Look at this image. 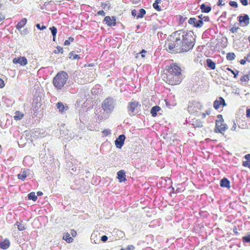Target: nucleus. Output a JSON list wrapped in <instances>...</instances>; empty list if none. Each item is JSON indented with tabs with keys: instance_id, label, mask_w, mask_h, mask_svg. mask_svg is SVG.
Listing matches in <instances>:
<instances>
[{
	"instance_id": "obj_61",
	"label": "nucleus",
	"mask_w": 250,
	"mask_h": 250,
	"mask_svg": "<svg viewBox=\"0 0 250 250\" xmlns=\"http://www.w3.org/2000/svg\"><path fill=\"white\" fill-rule=\"evenodd\" d=\"M136 10L134 9V10H132V11H131V14H132V15L133 16H135L136 15Z\"/></svg>"
},
{
	"instance_id": "obj_58",
	"label": "nucleus",
	"mask_w": 250,
	"mask_h": 250,
	"mask_svg": "<svg viewBox=\"0 0 250 250\" xmlns=\"http://www.w3.org/2000/svg\"><path fill=\"white\" fill-rule=\"evenodd\" d=\"M245 158L247 160L250 161V154L246 155Z\"/></svg>"
},
{
	"instance_id": "obj_49",
	"label": "nucleus",
	"mask_w": 250,
	"mask_h": 250,
	"mask_svg": "<svg viewBox=\"0 0 250 250\" xmlns=\"http://www.w3.org/2000/svg\"><path fill=\"white\" fill-rule=\"evenodd\" d=\"M102 6L104 9H106V8L109 9L110 7V6L106 3H103Z\"/></svg>"
},
{
	"instance_id": "obj_21",
	"label": "nucleus",
	"mask_w": 250,
	"mask_h": 250,
	"mask_svg": "<svg viewBox=\"0 0 250 250\" xmlns=\"http://www.w3.org/2000/svg\"><path fill=\"white\" fill-rule=\"evenodd\" d=\"M206 62L207 63V66L209 68H211L212 70H214L215 69L216 67V64L215 63L213 62L211 59H208L206 60Z\"/></svg>"
},
{
	"instance_id": "obj_39",
	"label": "nucleus",
	"mask_w": 250,
	"mask_h": 250,
	"mask_svg": "<svg viewBox=\"0 0 250 250\" xmlns=\"http://www.w3.org/2000/svg\"><path fill=\"white\" fill-rule=\"evenodd\" d=\"M229 4L230 6L233 7L234 8H237L238 4L236 1H230L229 2Z\"/></svg>"
},
{
	"instance_id": "obj_26",
	"label": "nucleus",
	"mask_w": 250,
	"mask_h": 250,
	"mask_svg": "<svg viewBox=\"0 0 250 250\" xmlns=\"http://www.w3.org/2000/svg\"><path fill=\"white\" fill-rule=\"evenodd\" d=\"M27 177V172L26 171H23L22 173L18 174V178L19 179L22 181H24L26 177Z\"/></svg>"
},
{
	"instance_id": "obj_55",
	"label": "nucleus",
	"mask_w": 250,
	"mask_h": 250,
	"mask_svg": "<svg viewBox=\"0 0 250 250\" xmlns=\"http://www.w3.org/2000/svg\"><path fill=\"white\" fill-rule=\"evenodd\" d=\"M209 21V18L208 16H204L203 17V21Z\"/></svg>"
},
{
	"instance_id": "obj_54",
	"label": "nucleus",
	"mask_w": 250,
	"mask_h": 250,
	"mask_svg": "<svg viewBox=\"0 0 250 250\" xmlns=\"http://www.w3.org/2000/svg\"><path fill=\"white\" fill-rule=\"evenodd\" d=\"M247 61L246 60V59L244 57V58L242 60H241L240 61V63H241V64L242 65H244L246 64V62Z\"/></svg>"
},
{
	"instance_id": "obj_7",
	"label": "nucleus",
	"mask_w": 250,
	"mask_h": 250,
	"mask_svg": "<svg viewBox=\"0 0 250 250\" xmlns=\"http://www.w3.org/2000/svg\"><path fill=\"white\" fill-rule=\"evenodd\" d=\"M141 106L139 102L137 101H132L128 103L127 109L130 115H134L135 113L138 112V109Z\"/></svg>"
},
{
	"instance_id": "obj_56",
	"label": "nucleus",
	"mask_w": 250,
	"mask_h": 250,
	"mask_svg": "<svg viewBox=\"0 0 250 250\" xmlns=\"http://www.w3.org/2000/svg\"><path fill=\"white\" fill-rule=\"evenodd\" d=\"M5 19V16L2 13L0 14V22L3 21Z\"/></svg>"
},
{
	"instance_id": "obj_3",
	"label": "nucleus",
	"mask_w": 250,
	"mask_h": 250,
	"mask_svg": "<svg viewBox=\"0 0 250 250\" xmlns=\"http://www.w3.org/2000/svg\"><path fill=\"white\" fill-rule=\"evenodd\" d=\"M187 35L182 42L181 45L182 53L188 52L191 50L194 47L195 43V36L192 31H187Z\"/></svg>"
},
{
	"instance_id": "obj_30",
	"label": "nucleus",
	"mask_w": 250,
	"mask_h": 250,
	"mask_svg": "<svg viewBox=\"0 0 250 250\" xmlns=\"http://www.w3.org/2000/svg\"><path fill=\"white\" fill-rule=\"evenodd\" d=\"M15 225L17 226L18 229L20 231H22L25 229L24 225L23 224H22V223H20V222H18V221L16 222Z\"/></svg>"
},
{
	"instance_id": "obj_46",
	"label": "nucleus",
	"mask_w": 250,
	"mask_h": 250,
	"mask_svg": "<svg viewBox=\"0 0 250 250\" xmlns=\"http://www.w3.org/2000/svg\"><path fill=\"white\" fill-rule=\"evenodd\" d=\"M36 27L40 30H43V29H46V26L44 25H42V26H41L40 24L39 23L36 24Z\"/></svg>"
},
{
	"instance_id": "obj_45",
	"label": "nucleus",
	"mask_w": 250,
	"mask_h": 250,
	"mask_svg": "<svg viewBox=\"0 0 250 250\" xmlns=\"http://www.w3.org/2000/svg\"><path fill=\"white\" fill-rule=\"evenodd\" d=\"M240 1L244 6H247L248 5V0H240Z\"/></svg>"
},
{
	"instance_id": "obj_25",
	"label": "nucleus",
	"mask_w": 250,
	"mask_h": 250,
	"mask_svg": "<svg viewBox=\"0 0 250 250\" xmlns=\"http://www.w3.org/2000/svg\"><path fill=\"white\" fill-rule=\"evenodd\" d=\"M161 2V0H156L155 2L153 4V8L157 11H160L161 10V7L159 6V3H160Z\"/></svg>"
},
{
	"instance_id": "obj_41",
	"label": "nucleus",
	"mask_w": 250,
	"mask_h": 250,
	"mask_svg": "<svg viewBox=\"0 0 250 250\" xmlns=\"http://www.w3.org/2000/svg\"><path fill=\"white\" fill-rule=\"evenodd\" d=\"M104 136H108L109 134H110V130L109 129H104L102 132Z\"/></svg>"
},
{
	"instance_id": "obj_42",
	"label": "nucleus",
	"mask_w": 250,
	"mask_h": 250,
	"mask_svg": "<svg viewBox=\"0 0 250 250\" xmlns=\"http://www.w3.org/2000/svg\"><path fill=\"white\" fill-rule=\"evenodd\" d=\"M243 166L245 167H250V161L246 160L243 163Z\"/></svg>"
},
{
	"instance_id": "obj_20",
	"label": "nucleus",
	"mask_w": 250,
	"mask_h": 250,
	"mask_svg": "<svg viewBox=\"0 0 250 250\" xmlns=\"http://www.w3.org/2000/svg\"><path fill=\"white\" fill-rule=\"evenodd\" d=\"M200 9L202 12L208 13L211 10V7L210 6L203 3L200 5Z\"/></svg>"
},
{
	"instance_id": "obj_57",
	"label": "nucleus",
	"mask_w": 250,
	"mask_h": 250,
	"mask_svg": "<svg viewBox=\"0 0 250 250\" xmlns=\"http://www.w3.org/2000/svg\"><path fill=\"white\" fill-rule=\"evenodd\" d=\"M146 51L144 50V49H143L142 50V51L140 52V53L141 54V56L143 57V58H144L145 57V55H144V53H146Z\"/></svg>"
},
{
	"instance_id": "obj_31",
	"label": "nucleus",
	"mask_w": 250,
	"mask_h": 250,
	"mask_svg": "<svg viewBox=\"0 0 250 250\" xmlns=\"http://www.w3.org/2000/svg\"><path fill=\"white\" fill-rule=\"evenodd\" d=\"M50 30H51L52 34L53 36V41H55V37L57 32V29L55 26H53L50 28Z\"/></svg>"
},
{
	"instance_id": "obj_40",
	"label": "nucleus",
	"mask_w": 250,
	"mask_h": 250,
	"mask_svg": "<svg viewBox=\"0 0 250 250\" xmlns=\"http://www.w3.org/2000/svg\"><path fill=\"white\" fill-rule=\"evenodd\" d=\"M210 114V110H206L205 112L202 113V118H205L207 115H209Z\"/></svg>"
},
{
	"instance_id": "obj_19",
	"label": "nucleus",
	"mask_w": 250,
	"mask_h": 250,
	"mask_svg": "<svg viewBox=\"0 0 250 250\" xmlns=\"http://www.w3.org/2000/svg\"><path fill=\"white\" fill-rule=\"evenodd\" d=\"M27 19L26 18H22L16 25V28L20 30L27 23Z\"/></svg>"
},
{
	"instance_id": "obj_37",
	"label": "nucleus",
	"mask_w": 250,
	"mask_h": 250,
	"mask_svg": "<svg viewBox=\"0 0 250 250\" xmlns=\"http://www.w3.org/2000/svg\"><path fill=\"white\" fill-rule=\"evenodd\" d=\"M227 70L230 71L231 73V74H233L234 75V78H236L237 77L239 73V71L238 70L234 71L229 67L227 68Z\"/></svg>"
},
{
	"instance_id": "obj_24",
	"label": "nucleus",
	"mask_w": 250,
	"mask_h": 250,
	"mask_svg": "<svg viewBox=\"0 0 250 250\" xmlns=\"http://www.w3.org/2000/svg\"><path fill=\"white\" fill-rule=\"evenodd\" d=\"M24 116V114L19 111H16L14 118L15 120L18 121L21 119Z\"/></svg>"
},
{
	"instance_id": "obj_44",
	"label": "nucleus",
	"mask_w": 250,
	"mask_h": 250,
	"mask_svg": "<svg viewBox=\"0 0 250 250\" xmlns=\"http://www.w3.org/2000/svg\"><path fill=\"white\" fill-rule=\"evenodd\" d=\"M217 4L219 6H224L225 5V3L223 2V0H218Z\"/></svg>"
},
{
	"instance_id": "obj_22",
	"label": "nucleus",
	"mask_w": 250,
	"mask_h": 250,
	"mask_svg": "<svg viewBox=\"0 0 250 250\" xmlns=\"http://www.w3.org/2000/svg\"><path fill=\"white\" fill-rule=\"evenodd\" d=\"M161 110V108L159 106H153L150 111V113L153 117H156L157 116V112Z\"/></svg>"
},
{
	"instance_id": "obj_10",
	"label": "nucleus",
	"mask_w": 250,
	"mask_h": 250,
	"mask_svg": "<svg viewBox=\"0 0 250 250\" xmlns=\"http://www.w3.org/2000/svg\"><path fill=\"white\" fill-rule=\"evenodd\" d=\"M13 62L16 64L19 63L21 65L24 66L28 63V61L25 57H20L14 58L13 60Z\"/></svg>"
},
{
	"instance_id": "obj_17",
	"label": "nucleus",
	"mask_w": 250,
	"mask_h": 250,
	"mask_svg": "<svg viewBox=\"0 0 250 250\" xmlns=\"http://www.w3.org/2000/svg\"><path fill=\"white\" fill-rule=\"evenodd\" d=\"M220 186L223 188H230V182L226 178H223L220 181Z\"/></svg>"
},
{
	"instance_id": "obj_16",
	"label": "nucleus",
	"mask_w": 250,
	"mask_h": 250,
	"mask_svg": "<svg viewBox=\"0 0 250 250\" xmlns=\"http://www.w3.org/2000/svg\"><path fill=\"white\" fill-rule=\"evenodd\" d=\"M56 107L57 109H59V111L62 113L68 109V106L66 104L64 105L62 102L57 103Z\"/></svg>"
},
{
	"instance_id": "obj_64",
	"label": "nucleus",
	"mask_w": 250,
	"mask_h": 250,
	"mask_svg": "<svg viewBox=\"0 0 250 250\" xmlns=\"http://www.w3.org/2000/svg\"><path fill=\"white\" fill-rule=\"evenodd\" d=\"M37 194L38 196H41L42 195L43 193L42 191H38Z\"/></svg>"
},
{
	"instance_id": "obj_6",
	"label": "nucleus",
	"mask_w": 250,
	"mask_h": 250,
	"mask_svg": "<svg viewBox=\"0 0 250 250\" xmlns=\"http://www.w3.org/2000/svg\"><path fill=\"white\" fill-rule=\"evenodd\" d=\"M220 117L221 119L217 120L215 124V132L223 133L228 129V126L226 124L224 123L222 116L221 115L218 116V118Z\"/></svg>"
},
{
	"instance_id": "obj_53",
	"label": "nucleus",
	"mask_w": 250,
	"mask_h": 250,
	"mask_svg": "<svg viewBox=\"0 0 250 250\" xmlns=\"http://www.w3.org/2000/svg\"><path fill=\"white\" fill-rule=\"evenodd\" d=\"M245 58L248 62H250V52Z\"/></svg>"
},
{
	"instance_id": "obj_1",
	"label": "nucleus",
	"mask_w": 250,
	"mask_h": 250,
	"mask_svg": "<svg viewBox=\"0 0 250 250\" xmlns=\"http://www.w3.org/2000/svg\"><path fill=\"white\" fill-rule=\"evenodd\" d=\"M187 30H179L174 32L165 42L166 50L171 54L182 53L181 45Z\"/></svg>"
},
{
	"instance_id": "obj_8",
	"label": "nucleus",
	"mask_w": 250,
	"mask_h": 250,
	"mask_svg": "<svg viewBox=\"0 0 250 250\" xmlns=\"http://www.w3.org/2000/svg\"><path fill=\"white\" fill-rule=\"evenodd\" d=\"M112 99L110 97L107 98L104 101L102 107L104 110H109L112 105Z\"/></svg>"
},
{
	"instance_id": "obj_33",
	"label": "nucleus",
	"mask_w": 250,
	"mask_h": 250,
	"mask_svg": "<svg viewBox=\"0 0 250 250\" xmlns=\"http://www.w3.org/2000/svg\"><path fill=\"white\" fill-rule=\"evenodd\" d=\"M74 41V39L73 37H69L68 40H66L64 42V45H69L71 42H73Z\"/></svg>"
},
{
	"instance_id": "obj_51",
	"label": "nucleus",
	"mask_w": 250,
	"mask_h": 250,
	"mask_svg": "<svg viewBox=\"0 0 250 250\" xmlns=\"http://www.w3.org/2000/svg\"><path fill=\"white\" fill-rule=\"evenodd\" d=\"M98 15L105 16V13L103 10H100L97 12Z\"/></svg>"
},
{
	"instance_id": "obj_35",
	"label": "nucleus",
	"mask_w": 250,
	"mask_h": 250,
	"mask_svg": "<svg viewBox=\"0 0 250 250\" xmlns=\"http://www.w3.org/2000/svg\"><path fill=\"white\" fill-rule=\"evenodd\" d=\"M242 241L244 243H250V234L247 236H243L242 237Z\"/></svg>"
},
{
	"instance_id": "obj_14",
	"label": "nucleus",
	"mask_w": 250,
	"mask_h": 250,
	"mask_svg": "<svg viewBox=\"0 0 250 250\" xmlns=\"http://www.w3.org/2000/svg\"><path fill=\"white\" fill-rule=\"evenodd\" d=\"M117 178L120 182H125L126 180L125 173L124 170H121L117 172Z\"/></svg>"
},
{
	"instance_id": "obj_27",
	"label": "nucleus",
	"mask_w": 250,
	"mask_h": 250,
	"mask_svg": "<svg viewBox=\"0 0 250 250\" xmlns=\"http://www.w3.org/2000/svg\"><path fill=\"white\" fill-rule=\"evenodd\" d=\"M235 55L233 52H229L227 54L226 58L228 61L234 60L235 58Z\"/></svg>"
},
{
	"instance_id": "obj_23",
	"label": "nucleus",
	"mask_w": 250,
	"mask_h": 250,
	"mask_svg": "<svg viewBox=\"0 0 250 250\" xmlns=\"http://www.w3.org/2000/svg\"><path fill=\"white\" fill-rule=\"evenodd\" d=\"M63 239L69 243H72L73 241V238L70 237V234L68 232L64 233L63 236Z\"/></svg>"
},
{
	"instance_id": "obj_12",
	"label": "nucleus",
	"mask_w": 250,
	"mask_h": 250,
	"mask_svg": "<svg viewBox=\"0 0 250 250\" xmlns=\"http://www.w3.org/2000/svg\"><path fill=\"white\" fill-rule=\"evenodd\" d=\"M125 139V137L124 135H120L115 141L116 147L121 148L124 144Z\"/></svg>"
},
{
	"instance_id": "obj_4",
	"label": "nucleus",
	"mask_w": 250,
	"mask_h": 250,
	"mask_svg": "<svg viewBox=\"0 0 250 250\" xmlns=\"http://www.w3.org/2000/svg\"><path fill=\"white\" fill-rule=\"evenodd\" d=\"M68 78V74L65 72L60 71L54 77L53 84L56 89H61L66 83Z\"/></svg>"
},
{
	"instance_id": "obj_34",
	"label": "nucleus",
	"mask_w": 250,
	"mask_h": 250,
	"mask_svg": "<svg viewBox=\"0 0 250 250\" xmlns=\"http://www.w3.org/2000/svg\"><path fill=\"white\" fill-rule=\"evenodd\" d=\"M188 23L189 24L193 25L194 27V25L196 23V19L195 18H190L188 21Z\"/></svg>"
},
{
	"instance_id": "obj_59",
	"label": "nucleus",
	"mask_w": 250,
	"mask_h": 250,
	"mask_svg": "<svg viewBox=\"0 0 250 250\" xmlns=\"http://www.w3.org/2000/svg\"><path fill=\"white\" fill-rule=\"evenodd\" d=\"M80 58V56L78 55H74L72 57L73 59H79Z\"/></svg>"
},
{
	"instance_id": "obj_48",
	"label": "nucleus",
	"mask_w": 250,
	"mask_h": 250,
	"mask_svg": "<svg viewBox=\"0 0 250 250\" xmlns=\"http://www.w3.org/2000/svg\"><path fill=\"white\" fill-rule=\"evenodd\" d=\"M134 249H135V247L132 245H128L126 248L127 250H134Z\"/></svg>"
},
{
	"instance_id": "obj_36",
	"label": "nucleus",
	"mask_w": 250,
	"mask_h": 250,
	"mask_svg": "<svg viewBox=\"0 0 250 250\" xmlns=\"http://www.w3.org/2000/svg\"><path fill=\"white\" fill-rule=\"evenodd\" d=\"M250 79L249 76L248 75H244L241 78V81L242 82H247Z\"/></svg>"
},
{
	"instance_id": "obj_9",
	"label": "nucleus",
	"mask_w": 250,
	"mask_h": 250,
	"mask_svg": "<svg viewBox=\"0 0 250 250\" xmlns=\"http://www.w3.org/2000/svg\"><path fill=\"white\" fill-rule=\"evenodd\" d=\"M221 105L223 106H226V104L224 99L220 97L218 98V99L216 100L213 103V107L218 110L220 108Z\"/></svg>"
},
{
	"instance_id": "obj_13",
	"label": "nucleus",
	"mask_w": 250,
	"mask_h": 250,
	"mask_svg": "<svg viewBox=\"0 0 250 250\" xmlns=\"http://www.w3.org/2000/svg\"><path fill=\"white\" fill-rule=\"evenodd\" d=\"M239 21L240 23H244V25L247 26L250 23V18L247 14L244 16H240L239 17Z\"/></svg>"
},
{
	"instance_id": "obj_50",
	"label": "nucleus",
	"mask_w": 250,
	"mask_h": 250,
	"mask_svg": "<svg viewBox=\"0 0 250 250\" xmlns=\"http://www.w3.org/2000/svg\"><path fill=\"white\" fill-rule=\"evenodd\" d=\"M107 239H108V237L106 235H103L101 237V240L103 241V242H105L107 240Z\"/></svg>"
},
{
	"instance_id": "obj_63",
	"label": "nucleus",
	"mask_w": 250,
	"mask_h": 250,
	"mask_svg": "<svg viewBox=\"0 0 250 250\" xmlns=\"http://www.w3.org/2000/svg\"><path fill=\"white\" fill-rule=\"evenodd\" d=\"M203 17H204V16H203V15H202V14H201V15H199V16H198V18L200 19V20H202V21H203Z\"/></svg>"
},
{
	"instance_id": "obj_28",
	"label": "nucleus",
	"mask_w": 250,
	"mask_h": 250,
	"mask_svg": "<svg viewBox=\"0 0 250 250\" xmlns=\"http://www.w3.org/2000/svg\"><path fill=\"white\" fill-rule=\"evenodd\" d=\"M28 199L32 200L33 201H36L37 200V196L36 195L34 192H30L28 195Z\"/></svg>"
},
{
	"instance_id": "obj_15",
	"label": "nucleus",
	"mask_w": 250,
	"mask_h": 250,
	"mask_svg": "<svg viewBox=\"0 0 250 250\" xmlns=\"http://www.w3.org/2000/svg\"><path fill=\"white\" fill-rule=\"evenodd\" d=\"M191 123L194 127H202L203 126L202 122L196 118L192 119Z\"/></svg>"
},
{
	"instance_id": "obj_43",
	"label": "nucleus",
	"mask_w": 250,
	"mask_h": 250,
	"mask_svg": "<svg viewBox=\"0 0 250 250\" xmlns=\"http://www.w3.org/2000/svg\"><path fill=\"white\" fill-rule=\"evenodd\" d=\"M57 51L55 50L54 52L55 53H63V48L61 47V46H57Z\"/></svg>"
},
{
	"instance_id": "obj_62",
	"label": "nucleus",
	"mask_w": 250,
	"mask_h": 250,
	"mask_svg": "<svg viewBox=\"0 0 250 250\" xmlns=\"http://www.w3.org/2000/svg\"><path fill=\"white\" fill-rule=\"evenodd\" d=\"M236 128V125L235 123H234L233 126L231 128L232 130H235Z\"/></svg>"
},
{
	"instance_id": "obj_38",
	"label": "nucleus",
	"mask_w": 250,
	"mask_h": 250,
	"mask_svg": "<svg viewBox=\"0 0 250 250\" xmlns=\"http://www.w3.org/2000/svg\"><path fill=\"white\" fill-rule=\"evenodd\" d=\"M203 25V21L202 20H198L197 21H196V25H194L195 27L200 28Z\"/></svg>"
},
{
	"instance_id": "obj_18",
	"label": "nucleus",
	"mask_w": 250,
	"mask_h": 250,
	"mask_svg": "<svg viewBox=\"0 0 250 250\" xmlns=\"http://www.w3.org/2000/svg\"><path fill=\"white\" fill-rule=\"evenodd\" d=\"M10 245V241L7 239H5L0 243V248L3 250L7 249Z\"/></svg>"
},
{
	"instance_id": "obj_11",
	"label": "nucleus",
	"mask_w": 250,
	"mask_h": 250,
	"mask_svg": "<svg viewBox=\"0 0 250 250\" xmlns=\"http://www.w3.org/2000/svg\"><path fill=\"white\" fill-rule=\"evenodd\" d=\"M104 21L108 26H115L116 24V19L114 17L105 16Z\"/></svg>"
},
{
	"instance_id": "obj_60",
	"label": "nucleus",
	"mask_w": 250,
	"mask_h": 250,
	"mask_svg": "<svg viewBox=\"0 0 250 250\" xmlns=\"http://www.w3.org/2000/svg\"><path fill=\"white\" fill-rule=\"evenodd\" d=\"M233 231L235 234H238L237 229L236 227H234V228L233 229Z\"/></svg>"
},
{
	"instance_id": "obj_29",
	"label": "nucleus",
	"mask_w": 250,
	"mask_h": 250,
	"mask_svg": "<svg viewBox=\"0 0 250 250\" xmlns=\"http://www.w3.org/2000/svg\"><path fill=\"white\" fill-rule=\"evenodd\" d=\"M146 10L143 8L140 9L139 10V13H138V15L137 16V18H142L144 17L145 15L146 14Z\"/></svg>"
},
{
	"instance_id": "obj_2",
	"label": "nucleus",
	"mask_w": 250,
	"mask_h": 250,
	"mask_svg": "<svg viewBox=\"0 0 250 250\" xmlns=\"http://www.w3.org/2000/svg\"><path fill=\"white\" fill-rule=\"evenodd\" d=\"M163 79L168 84L172 85L179 84L182 81L181 67L176 63L167 66L163 74Z\"/></svg>"
},
{
	"instance_id": "obj_32",
	"label": "nucleus",
	"mask_w": 250,
	"mask_h": 250,
	"mask_svg": "<svg viewBox=\"0 0 250 250\" xmlns=\"http://www.w3.org/2000/svg\"><path fill=\"white\" fill-rule=\"evenodd\" d=\"M238 29H239V26H238V24L236 23V24H235L233 26V27H232L230 29V31L232 33H234L237 32V31L238 30Z\"/></svg>"
},
{
	"instance_id": "obj_52",
	"label": "nucleus",
	"mask_w": 250,
	"mask_h": 250,
	"mask_svg": "<svg viewBox=\"0 0 250 250\" xmlns=\"http://www.w3.org/2000/svg\"><path fill=\"white\" fill-rule=\"evenodd\" d=\"M4 85H5V84H4V81L2 80V79L0 78V88L3 87L4 86Z\"/></svg>"
},
{
	"instance_id": "obj_47",
	"label": "nucleus",
	"mask_w": 250,
	"mask_h": 250,
	"mask_svg": "<svg viewBox=\"0 0 250 250\" xmlns=\"http://www.w3.org/2000/svg\"><path fill=\"white\" fill-rule=\"evenodd\" d=\"M70 233L72 237H74L77 235V231L74 229H71Z\"/></svg>"
},
{
	"instance_id": "obj_5",
	"label": "nucleus",
	"mask_w": 250,
	"mask_h": 250,
	"mask_svg": "<svg viewBox=\"0 0 250 250\" xmlns=\"http://www.w3.org/2000/svg\"><path fill=\"white\" fill-rule=\"evenodd\" d=\"M203 106L201 103L197 101H192L189 103L188 110L190 114H197L198 111L202 109Z\"/></svg>"
}]
</instances>
